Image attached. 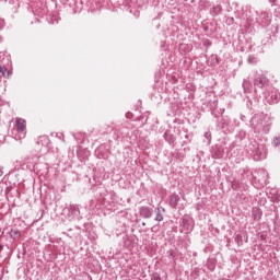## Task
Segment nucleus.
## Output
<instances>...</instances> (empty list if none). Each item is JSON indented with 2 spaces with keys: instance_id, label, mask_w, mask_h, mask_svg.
Here are the masks:
<instances>
[{
  "instance_id": "obj_1",
  "label": "nucleus",
  "mask_w": 280,
  "mask_h": 280,
  "mask_svg": "<svg viewBox=\"0 0 280 280\" xmlns=\"http://www.w3.org/2000/svg\"><path fill=\"white\" fill-rule=\"evenodd\" d=\"M249 124L255 135H268L272 128V118L268 114L259 113L252 117Z\"/></svg>"
},
{
  "instance_id": "obj_2",
  "label": "nucleus",
  "mask_w": 280,
  "mask_h": 280,
  "mask_svg": "<svg viewBox=\"0 0 280 280\" xmlns=\"http://www.w3.org/2000/svg\"><path fill=\"white\" fill-rule=\"evenodd\" d=\"M255 183H258L259 187H266L268 185V172L264 168L255 170L253 173Z\"/></svg>"
},
{
  "instance_id": "obj_3",
  "label": "nucleus",
  "mask_w": 280,
  "mask_h": 280,
  "mask_svg": "<svg viewBox=\"0 0 280 280\" xmlns=\"http://www.w3.org/2000/svg\"><path fill=\"white\" fill-rule=\"evenodd\" d=\"M272 21V13L269 11L256 12V23L260 27H268Z\"/></svg>"
},
{
  "instance_id": "obj_4",
  "label": "nucleus",
  "mask_w": 280,
  "mask_h": 280,
  "mask_svg": "<svg viewBox=\"0 0 280 280\" xmlns=\"http://www.w3.org/2000/svg\"><path fill=\"white\" fill-rule=\"evenodd\" d=\"M255 89H266L269 84V80L264 73L256 71L253 78Z\"/></svg>"
},
{
  "instance_id": "obj_5",
  "label": "nucleus",
  "mask_w": 280,
  "mask_h": 280,
  "mask_svg": "<svg viewBox=\"0 0 280 280\" xmlns=\"http://www.w3.org/2000/svg\"><path fill=\"white\" fill-rule=\"evenodd\" d=\"M267 104H279L280 93L279 91L272 89L268 95H265Z\"/></svg>"
},
{
  "instance_id": "obj_6",
  "label": "nucleus",
  "mask_w": 280,
  "mask_h": 280,
  "mask_svg": "<svg viewBox=\"0 0 280 280\" xmlns=\"http://www.w3.org/2000/svg\"><path fill=\"white\" fill-rule=\"evenodd\" d=\"M248 148L253 154H256V156H258V159H266V156L261 152V148H259V143H257V141L250 142Z\"/></svg>"
},
{
  "instance_id": "obj_7",
  "label": "nucleus",
  "mask_w": 280,
  "mask_h": 280,
  "mask_svg": "<svg viewBox=\"0 0 280 280\" xmlns=\"http://www.w3.org/2000/svg\"><path fill=\"white\" fill-rule=\"evenodd\" d=\"M15 126L18 132L22 135V137H25V130L27 128V122L23 118H15Z\"/></svg>"
},
{
  "instance_id": "obj_8",
  "label": "nucleus",
  "mask_w": 280,
  "mask_h": 280,
  "mask_svg": "<svg viewBox=\"0 0 280 280\" xmlns=\"http://www.w3.org/2000/svg\"><path fill=\"white\" fill-rule=\"evenodd\" d=\"M139 213L141 218L150 219L152 218V213H154V210L148 206H142L139 210Z\"/></svg>"
},
{
  "instance_id": "obj_9",
  "label": "nucleus",
  "mask_w": 280,
  "mask_h": 280,
  "mask_svg": "<svg viewBox=\"0 0 280 280\" xmlns=\"http://www.w3.org/2000/svg\"><path fill=\"white\" fill-rule=\"evenodd\" d=\"M211 156L212 159H222V156H224V150L222 149V147H214L211 150Z\"/></svg>"
},
{
  "instance_id": "obj_10",
  "label": "nucleus",
  "mask_w": 280,
  "mask_h": 280,
  "mask_svg": "<svg viewBox=\"0 0 280 280\" xmlns=\"http://www.w3.org/2000/svg\"><path fill=\"white\" fill-rule=\"evenodd\" d=\"M163 213H165V208L158 207L155 208V222H163Z\"/></svg>"
},
{
  "instance_id": "obj_11",
  "label": "nucleus",
  "mask_w": 280,
  "mask_h": 280,
  "mask_svg": "<svg viewBox=\"0 0 280 280\" xmlns=\"http://www.w3.org/2000/svg\"><path fill=\"white\" fill-rule=\"evenodd\" d=\"M178 202H180V197L176 194L171 195L170 206L172 207V209H176V207H178Z\"/></svg>"
},
{
  "instance_id": "obj_12",
  "label": "nucleus",
  "mask_w": 280,
  "mask_h": 280,
  "mask_svg": "<svg viewBox=\"0 0 280 280\" xmlns=\"http://www.w3.org/2000/svg\"><path fill=\"white\" fill-rule=\"evenodd\" d=\"M261 215H264V213L261 212V209L255 207L252 210V218L258 222V220H261Z\"/></svg>"
},
{
  "instance_id": "obj_13",
  "label": "nucleus",
  "mask_w": 280,
  "mask_h": 280,
  "mask_svg": "<svg viewBox=\"0 0 280 280\" xmlns=\"http://www.w3.org/2000/svg\"><path fill=\"white\" fill-rule=\"evenodd\" d=\"M68 211L71 213L72 218H78V215H80V208H78L77 205H70Z\"/></svg>"
},
{
  "instance_id": "obj_14",
  "label": "nucleus",
  "mask_w": 280,
  "mask_h": 280,
  "mask_svg": "<svg viewBox=\"0 0 280 280\" xmlns=\"http://www.w3.org/2000/svg\"><path fill=\"white\" fill-rule=\"evenodd\" d=\"M244 93H250L253 91V83L249 80L243 81Z\"/></svg>"
},
{
  "instance_id": "obj_15",
  "label": "nucleus",
  "mask_w": 280,
  "mask_h": 280,
  "mask_svg": "<svg viewBox=\"0 0 280 280\" xmlns=\"http://www.w3.org/2000/svg\"><path fill=\"white\" fill-rule=\"evenodd\" d=\"M222 12V5L218 4L210 10V14L218 16Z\"/></svg>"
},
{
  "instance_id": "obj_16",
  "label": "nucleus",
  "mask_w": 280,
  "mask_h": 280,
  "mask_svg": "<svg viewBox=\"0 0 280 280\" xmlns=\"http://www.w3.org/2000/svg\"><path fill=\"white\" fill-rule=\"evenodd\" d=\"M182 224L186 229V231H194V225L191 224V221L183 220Z\"/></svg>"
},
{
  "instance_id": "obj_17",
  "label": "nucleus",
  "mask_w": 280,
  "mask_h": 280,
  "mask_svg": "<svg viewBox=\"0 0 280 280\" xmlns=\"http://www.w3.org/2000/svg\"><path fill=\"white\" fill-rule=\"evenodd\" d=\"M0 73L3 75V78H10V71H8V68L0 66Z\"/></svg>"
},
{
  "instance_id": "obj_18",
  "label": "nucleus",
  "mask_w": 280,
  "mask_h": 280,
  "mask_svg": "<svg viewBox=\"0 0 280 280\" xmlns=\"http://www.w3.org/2000/svg\"><path fill=\"white\" fill-rule=\"evenodd\" d=\"M271 143H272L273 148H279V145H280V136L273 137Z\"/></svg>"
},
{
  "instance_id": "obj_19",
  "label": "nucleus",
  "mask_w": 280,
  "mask_h": 280,
  "mask_svg": "<svg viewBox=\"0 0 280 280\" xmlns=\"http://www.w3.org/2000/svg\"><path fill=\"white\" fill-rule=\"evenodd\" d=\"M232 189H233L234 191H237V189H240V182L234 180V182L232 183Z\"/></svg>"
},
{
  "instance_id": "obj_20",
  "label": "nucleus",
  "mask_w": 280,
  "mask_h": 280,
  "mask_svg": "<svg viewBox=\"0 0 280 280\" xmlns=\"http://www.w3.org/2000/svg\"><path fill=\"white\" fill-rule=\"evenodd\" d=\"M151 280H161V276L159 273H153Z\"/></svg>"
},
{
  "instance_id": "obj_21",
  "label": "nucleus",
  "mask_w": 280,
  "mask_h": 280,
  "mask_svg": "<svg viewBox=\"0 0 280 280\" xmlns=\"http://www.w3.org/2000/svg\"><path fill=\"white\" fill-rule=\"evenodd\" d=\"M210 137H211V133H209V132H206V133H205V138H206V139H209Z\"/></svg>"
},
{
  "instance_id": "obj_22",
  "label": "nucleus",
  "mask_w": 280,
  "mask_h": 280,
  "mask_svg": "<svg viewBox=\"0 0 280 280\" xmlns=\"http://www.w3.org/2000/svg\"><path fill=\"white\" fill-rule=\"evenodd\" d=\"M151 231H153V233H155V232H156V226H153V228L151 229Z\"/></svg>"
},
{
  "instance_id": "obj_23",
  "label": "nucleus",
  "mask_w": 280,
  "mask_h": 280,
  "mask_svg": "<svg viewBox=\"0 0 280 280\" xmlns=\"http://www.w3.org/2000/svg\"><path fill=\"white\" fill-rule=\"evenodd\" d=\"M279 201H280L279 197L273 200V202H279Z\"/></svg>"
},
{
  "instance_id": "obj_24",
  "label": "nucleus",
  "mask_w": 280,
  "mask_h": 280,
  "mask_svg": "<svg viewBox=\"0 0 280 280\" xmlns=\"http://www.w3.org/2000/svg\"><path fill=\"white\" fill-rule=\"evenodd\" d=\"M270 1V3H275V1H277V0H269Z\"/></svg>"
},
{
  "instance_id": "obj_25",
  "label": "nucleus",
  "mask_w": 280,
  "mask_h": 280,
  "mask_svg": "<svg viewBox=\"0 0 280 280\" xmlns=\"http://www.w3.org/2000/svg\"><path fill=\"white\" fill-rule=\"evenodd\" d=\"M73 138H74V139H78V136L73 135Z\"/></svg>"
},
{
  "instance_id": "obj_26",
  "label": "nucleus",
  "mask_w": 280,
  "mask_h": 280,
  "mask_svg": "<svg viewBox=\"0 0 280 280\" xmlns=\"http://www.w3.org/2000/svg\"><path fill=\"white\" fill-rule=\"evenodd\" d=\"M1 248H3V245H0V250H1Z\"/></svg>"
},
{
  "instance_id": "obj_27",
  "label": "nucleus",
  "mask_w": 280,
  "mask_h": 280,
  "mask_svg": "<svg viewBox=\"0 0 280 280\" xmlns=\"http://www.w3.org/2000/svg\"><path fill=\"white\" fill-rule=\"evenodd\" d=\"M229 280V279H228Z\"/></svg>"
}]
</instances>
